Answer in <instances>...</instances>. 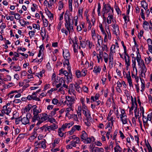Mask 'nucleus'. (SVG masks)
I'll return each mask as SVG.
<instances>
[{"label":"nucleus","instance_id":"nucleus-48","mask_svg":"<svg viewBox=\"0 0 152 152\" xmlns=\"http://www.w3.org/2000/svg\"><path fill=\"white\" fill-rule=\"evenodd\" d=\"M121 119L122 121V123L123 124H125L127 123V121L126 117L123 118H121Z\"/></svg>","mask_w":152,"mask_h":152},{"label":"nucleus","instance_id":"nucleus-6","mask_svg":"<svg viewBox=\"0 0 152 152\" xmlns=\"http://www.w3.org/2000/svg\"><path fill=\"white\" fill-rule=\"evenodd\" d=\"M66 100L63 103L64 105H66L69 107H71L75 103V99L74 97L67 96L65 97Z\"/></svg>","mask_w":152,"mask_h":152},{"label":"nucleus","instance_id":"nucleus-18","mask_svg":"<svg viewBox=\"0 0 152 152\" xmlns=\"http://www.w3.org/2000/svg\"><path fill=\"white\" fill-rule=\"evenodd\" d=\"M135 106H137V103L136 101L134 102L133 101V100L132 99V106L131 107H129V111L130 114L131 113H132V114L133 113L132 111L133 110L134 108H135Z\"/></svg>","mask_w":152,"mask_h":152},{"label":"nucleus","instance_id":"nucleus-12","mask_svg":"<svg viewBox=\"0 0 152 152\" xmlns=\"http://www.w3.org/2000/svg\"><path fill=\"white\" fill-rule=\"evenodd\" d=\"M112 26L113 28V33L117 36L118 34H119V29L118 26V25L116 24H112Z\"/></svg>","mask_w":152,"mask_h":152},{"label":"nucleus","instance_id":"nucleus-62","mask_svg":"<svg viewBox=\"0 0 152 152\" xmlns=\"http://www.w3.org/2000/svg\"><path fill=\"white\" fill-rule=\"evenodd\" d=\"M69 138L70 140L73 139L75 140H77V138H79L78 137H76L75 135H73L69 137Z\"/></svg>","mask_w":152,"mask_h":152},{"label":"nucleus","instance_id":"nucleus-24","mask_svg":"<svg viewBox=\"0 0 152 152\" xmlns=\"http://www.w3.org/2000/svg\"><path fill=\"white\" fill-rule=\"evenodd\" d=\"M10 68H11L14 71H19L21 69L20 67L17 65L15 66H10Z\"/></svg>","mask_w":152,"mask_h":152},{"label":"nucleus","instance_id":"nucleus-58","mask_svg":"<svg viewBox=\"0 0 152 152\" xmlns=\"http://www.w3.org/2000/svg\"><path fill=\"white\" fill-rule=\"evenodd\" d=\"M33 27L34 28L37 29L39 30L40 29V26L39 25V24H33Z\"/></svg>","mask_w":152,"mask_h":152},{"label":"nucleus","instance_id":"nucleus-43","mask_svg":"<svg viewBox=\"0 0 152 152\" xmlns=\"http://www.w3.org/2000/svg\"><path fill=\"white\" fill-rule=\"evenodd\" d=\"M132 66L134 68H136V58L135 57H132Z\"/></svg>","mask_w":152,"mask_h":152},{"label":"nucleus","instance_id":"nucleus-52","mask_svg":"<svg viewBox=\"0 0 152 152\" xmlns=\"http://www.w3.org/2000/svg\"><path fill=\"white\" fill-rule=\"evenodd\" d=\"M102 51H103L104 50L107 51L108 49L106 45L104 44H102Z\"/></svg>","mask_w":152,"mask_h":152},{"label":"nucleus","instance_id":"nucleus-45","mask_svg":"<svg viewBox=\"0 0 152 152\" xmlns=\"http://www.w3.org/2000/svg\"><path fill=\"white\" fill-rule=\"evenodd\" d=\"M142 121L144 125L147 124L148 121L147 118L144 115L142 116Z\"/></svg>","mask_w":152,"mask_h":152},{"label":"nucleus","instance_id":"nucleus-47","mask_svg":"<svg viewBox=\"0 0 152 152\" xmlns=\"http://www.w3.org/2000/svg\"><path fill=\"white\" fill-rule=\"evenodd\" d=\"M50 126L51 130H54L55 129H57L58 127V126L55 124H53L52 125Z\"/></svg>","mask_w":152,"mask_h":152},{"label":"nucleus","instance_id":"nucleus-39","mask_svg":"<svg viewBox=\"0 0 152 152\" xmlns=\"http://www.w3.org/2000/svg\"><path fill=\"white\" fill-rule=\"evenodd\" d=\"M120 118H126L127 117L126 114L124 110H122L121 114L120 115Z\"/></svg>","mask_w":152,"mask_h":152},{"label":"nucleus","instance_id":"nucleus-54","mask_svg":"<svg viewBox=\"0 0 152 152\" xmlns=\"http://www.w3.org/2000/svg\"><path fill=\"white\" fill-rule=\"evenodd\" d=\"M86 43L83 41H80V45L83 48H85L86 46Z\"/></svg>","mask_w":152,"mask_h":152},{"label":"nucleus","instance_id":"nucleus-29","mask_svg":"<svg viewBox=\"0 0 152 152\" xmlns=\"http://www.w3.org/2000/svg\"><path fill=\"white\" fill-rule=\"evenodd\" d=\"M3 109H5L6 112V114L7 115H8L11 112V109L9 107H7V105H5L3 106Z\"/></svg>","mask_w":152,"mask_h":152},{"label":"nucleus","instance_id":"nucleus-64","mask_svg":"<svg viewBox=\"0 0 152 152\" xmlns=\"http://www.w3.org/2000/svg\"><path fill=\"white\" fill-rule=\"evenodd\" d=\"M146 146L148 148V152H152V149L150 145L149 144L148 145L146 144Z\"/></svg>","mask_w":152,"mask_h":152},{"label":"nucleus","instance_id":"nucleus-56","mask_svg":"<svg viewBox=\"0 0 152 152\" xmlns=\"http://www.w3.org/2000/svg\"><path fill=\"white\" fill-rule=\"evenodd\" d=\"M54 1L53 0H50L48 2V7H51L53 4Z\"/></svg>","mask_w":152,"mask_h":152},{"label":"nucleus","instance_id":"nucleus-46","mask_svg":"<svg viewBox=\"0 0 152 152\" xmlns=\"http://www.w3.org/2000/svg\"><path fill=\"white\" fill-rule=\"evenodd\" d=\"M87 70L85 69H83L81 72L82 76H85L87 74Z\"/></svg>","mask_w":152,"mask_h":152},{"label":"nucleus","instance_id":"nucleus-38","mask_svg":"<svg viewBox=\"0 0 152 152\" xmlns=\"http://www.w3.org/2000/svg\"><path fill=\"white\" fill-rule=\"evenodd\" d=\"M107 120L109 121H111L112 125H113V123L115 121V120L113 119V118L112 117L109 115V114H108V116L107 117Z\"/></svg>","mask_w":152,"mask_h":152},{"label":"nucleus","instance_id":"nucleus-49","mask_svg":"<svg viewBox=\"0 0 152 152\" xmlns=\"http://www.w3.org/2000/svg\"><path fill=\"white\" fill-rule=\"evenodd\" d=\"M22 21L23 23H22L21 22H20V23L22 26H24L26 25H28L29 24V23L28 22L25 21L24 20H22Z\"/></svg>","mask_w":152,"mask_h":152},{"label":"nucleus","instance_id":"nucleus-25","mask_svg":"<svg viewBox=\"0 0 152 152\" xmlns=\"http://www.w3.org/2000/svg\"><path fill=\"white\" fill-rule=\"evenodd\" d=\"M91 36L93 39L95 40L96 39L97 35L95 32V30L92 28L91 30Z\"/></svg>","mask_w":152,"mask_h":152},{"label":"nucleus","instance_id":"nucleus-14","mask_svg":"<svg viewBox=\"0 0 152 152\" xmlns=\"http://www.w3.org/2000/svg\"><path fill=\"white\" fill-rule=\"evenodd\" d=\"M129 74H126V77L127 80V81L129 83V86L130 87H133V85L132 80L131 77L130 75V72H128Z\"/></svg>","mask_w":152,"mask_h":152},{"label":"nucleus","instance_id":"nucleus-8","mask_svg":"<svg viewBox=\"0 0 152 152\" xmlns=\"http://www.w3.org/2000/svg\"><path fill=\"white\" fill-rule=\"evenodd\" d=\"M137 56L136 58L137 61L138 63V65L140 66L145 65L144 61L142 60L141 55L140 54L139 52H137Z\"/></svg>","mask_w":152,"mask_h":152},{"label":"nucleus","instance_id":"nucleus-44","mask_svg":"<svg viewBox=\"0 0 152 152\" xmlns=\"http://www.w3.org/2000/svg\"><path fill=\"white\" fill-rule=\"evenodd\" d=\"M66 77V79L67 80L68 82H71L72 80V75H67Z\"/></svg>","mask_w":152,"mask_h":152},{"label":"nucleus","instance_id":"nucleus-26","mask_svg":"<svg viewBox=\"0 0 152 152\" xmlns=\"http://www.w3.org/2000/svg\"><path fill=\"white\" fill-rule=\"evenodd\" d=\"M115 47L116 46L114 45H113L111 46L110 48V54H111L113 55H114V54L115 53Z\"/></svg>","mask_w":152,"mask_h":152},{"label":"nucleus","instance_id":"nucleus-35","mask_svg":"<svg viewBox=\"0 0 152 152\" xmlns=\"http://www.w3.org/2000/svg\"><path fill=\"white\" fill-rule=\"evenodd\" d=\"M103 54V52L102 50H100L99 51V54L97 55V58L98 57V58H101V61L102 62L103 61V59L102 58Z\"/></svg>","mask_w":152,"mask_h":152},{"label":"nucleus","instance_id":"nucleus-16","mask_svg":"<svg viewBox=\"0 0 152 152\" xmlns=\"http://www.w3.org/2000/svg\"><path fill=\"white\" fill-rule=\"evenodd\" d=\"M92 152H103L104 149L102 148H99L98 147L91 148Z\"/></svg>","mask_w":152,"mask_h":152},{"label":"nucleus","instance_id":"nucleus-15","mask_svg":"<svg viewBox=\"0 0 152 152\" xmlns=\"http://www.w3.org/2000/svg\"><path fill=\"white\" fill-rule=\"evenodd\" d=\"M46 141L45 139H43L42 141L39 142L38 144V145L39 147L43 148H46Z\"/></svg>","mask_w":152,"mask_h":152},{"label":"nucleus","instance_id":"nucleus-61","mask_svg":"<svg viewBox=\"0 0 152 152\" xmlns=\"http://www.w3.org/2000/svg\"><path fill=\"white\" fill-rule=\"evenodd\" d=\"M43 23L44 26L45 27H46L48 26V22L47 20L45 19L43 20Z\"/></svg>","mask_w":152,"mask_h":152},{"label":"nucleus","instance_id":"nucleus-28","mask_svg":"<svg viewBox=\"0 0 152 152\" xmlns=\"http://www.w3.org/2000/svg\"><path fill=\"white\" fill-rule=\"evenodd\" d=\"M96 37L98 39V44L99 46H100L101 43L102 44L103 42L102 39L101 38V36L98 34L97 35Z\"/></svg>","mask_w":152,"mask_h":152},{"label":"nucleus","instance_id":"nucleus-22","mask_svg":"<svg viewBox=\"0 0 152 152\" xmlns=\"http://www.w3.org/2000/svg\"><path fill=\"white\" fill-rule=\"evenodd\" d=\"M114 152H121L122 150L121 148L120 147L118 144L116 143V146L114 148Z\"/></svg>","mask_w":152,"mask_h":152},{"label":"nucleus","instance_id":"nucleus-31","mask_svg":"<svg viewBox=\"0 0 152 152\" xmlns=\"http://www.w3.org/2000/svg\"><path fill=\"white\" fill-rule=\"evenodd\" d=\"M103 57L105 62L107 63L108 61V55L106 53L104 52L103 53Z\"/></svg>","mask_w":152,"mask_h":152},{"label":"nucleus","instance_id":"nucleus-9","mask_svg":"<svg viewBox=\"0 0 152 152\" xmlns=\"http://www.w3.org/2000/svg\"><path fill=\"white\" fill-rule=\"evenodd\" d=\"M63 56L64 58L66 60V63L69 64V59L70 58V54L67 50H65L63 51Z\"/></svg>","mask_w":152,"mask_h":152},{"label":"nucleus","instance_id":"nucleus-7","mask_svg":"<svg viewBox=\"0 0 152 152\" xmlns=\"http://www.w3.org/2000/svg\"><path fill=\"white\" fill-rule=\"evenodd\" d=\"M83 113L86 117L87 121L90 120L91 119V113L90 112L87 110V107L85 106L84 109H82Z\"/></svg>","mask_w":152,"mask_h":152},{"label":"nucleus","instance_id":"nucleus-60","mask_svg":"<svg viewBox=\"0 0 152 152\" xmlns=\"http://www.w3.org/2000/svg\"><path fill=\"white\" fill-rule=\"evenodd\" d=\"M61 129H62L61 128L59 129L58 130V135L61 137H62L64 136V134L62 132L61 130Z\"/></svg>","mask_w":152,"mask_h":152},{"label":"nucleus","instance_id":"nucleus-32","mask_svg":"<svg viewBox=\"0 0 152 152\" xmlns=\"http://www.w3.org/2000/svg\"><path fill=\"white\" fill-rule=\"evenodd\" d=\"M107 30L106 28V30L107 33L108 38L110 39H111V36L110 32L109 26H108L107 27Z\"/></svg>","mask_w":152,"mask_h":152},{"label":"nucleus","instance_id":"nucleus-2","mask_svg":"<svg viewBox=\"0 0 152 152\" xmlns=\"http://www.w3.org/2000/svg\"><path fill=\"white\" fill-rule=\"evenodd\" d=\"M69 11H66L64 15V18L65 20V27L68 31L69 33H72L74 31L73 26L72 24L70 23L71 19L70 15L71 14L68 13Z\"/></svg>","mask_w":152,"mask_h":152},{"label":"nucleus","instance_id":"nucleus-34","mask_svg":"<svg viewBox=\"0 0 152 152\" xmlns=\"http://www.w3.org/2000/svg\"><path fill=\"white\" fill-rule=\"evenodd\" d=\"M152 60V58L150 56H149L148 57L146 58L145 59V63L147 64H149Z\"/></svg>","mask_w":152,"mask_h":152},{"label":"nucleus","instance_id":"nucleus-27","mask_svg":"<svg viewBox=\"0 0 152 152\" xmlns=\"http://www.w3.org/2000/svg\"><path fill=\"white\" fill-rule=\"evenodd\" d=\"M142 26L144 29L145 30H147L148 29L149 24L147 21H144Z\"/></svg>","mask_w":152,"mask_h":152},{"label":"nucleus","instance_id":"nucleus-4","mask_svg":"<svg viewBox=\"0 0 152 152\" xmlns=\"http://www.w3.org/2000/svg\"><path fill=\"white\" fill-rule=\"evenodd\" d=\"M80 137L81 141L86 143H90L91 141V138L88 137V134L85 131H82Z\"/></svg>","mask_w":152,"mask_h":152},{"label":"nucleus","instance_id":"nucleus-5","mask_svg":"<svg viewBox=\"0 0 152 152\" xmlns=\"http://www.w3.org/2000/svg\"><path fill=\"white\" fill-rule=\"evenodd\" d=\"M31 117V115L29 113H27L26 116L23 115L20 116L18 118V121H21L22 124L24 125H26L29 123V119Z\"/></svg>","mask_w":152,"mask_h":152},{"label":"nucleus","instance_id":"nucleus-37","mask_svg":"<svg viewBox=\"0 0 152 152\" xmlns=\"http://www.w3.org/2000/svg\"><path fill=\"white\" fill-rule=\"evenodd\" d=\"M113 16L112 15H109L107 19V22L108 24H110L111 23V20L113 19Z\"/></svg>","mask_w":152,"mask_h":152},{"label":"nucleus","instance_id":"nucleus-13","mask_svg":"<svg viewBox=\"0 0 152 152\" xmlns=\"http://www.w3.org/2000/svg\"><path fill=\"white\" fill-rule=\"evenodd\" d=\"M113 64V55L111 54L109 55V67L110 68H112Z\"/></svg>","mask_w":152,"mask_h":152},{"label":"nucleus","instance_id":"nucleus-30","mask_svg":"<svg viewBox=\"0 0 152 152\" xmlns=\"http://www.w3.org/2000/svg\"><path fill=\"white\" fill-rule=\"evenodd\" d=\"M69 89H70V91L74 95H75L76 92L74 90L73 84H70Z\"/></svg>","mask_w":152,"mask_h":152},{"label":"nucleus","instance_id":"nucleus-33","mask_svg":"<svg viewBox=\"0 0 152 152\" xmlns=\"http://www.w3.org/2000/svg\"><path fill=\"white\" fill-rule=\"evenodd\" d=\"M75 75L77 78H79L82 76L81 72L78 70L76 71Z\"/></svg>","mask_w":152,"mask_h":152},{"label":"nucleus","instance_id":"nucleus-1","mask_svg":"<svg viewBox=\"0 0 152 152\" xmlns=\"http://www.w3.org/2000/svg\"><path fill=\"white\" fill-rule=\"evenodd\" d=\"M32 107L33 108V116L32 118V122H34L36 121H38L37 124H40L48 119V117L47 116V114L45 113H40L42 110L36 105H34Z\"/></svg>","mask_w":152,"mask_h":152},{"label":"nucleus","instance_id":"nucleus-36","mask_svg":"<svg viewBox=\"0 0 152 152\" xmlns=\"http://www.w3.org/2000/svg\"><path fill=\"white\" fill-rule=\"evenodd\" d=\"M64 7V4L62 1H59L58 2V9L59 10H61Z\"/></svg>","mask_w":152,"mask_h":152},{"label":"nucleus","instance_id":"nucleus-19","mask_svg":"<svg viewBox=\"0 0 152 152\" xmlns=\"http://www.w3.org/2000/svg\"><path fill=\"white\" fill-rule=\"evenodd\" d=\"M124 53L127 57V58L125 60V64L126 65V66H128L130 65V58L127 52H126V53Z\"/></svg>","mask_w":152,"mask_h":152},{"label":"nucleus","instance_id":"nucleus-57","mask_svg":"<svg viewBox=\"0 0 152 152\" xmlns=\"http://www.w3.org/2000/svg\"><path fill=\"white\" fill-rule=\"evenodd\" d=\"M73 119L76 121H78L79 118H78V115L77 114H73Z\"/></svg>","mask_w":152,"mask_h":152},{"label":"nucleus","instance_id":"nucleus-23","mask_svg":"<svg viewBox=\"0 0 152 152\" xmlns=\"http://www.w3.org/2000/svg\"><path fill=\"white\" fill-rule=\"evenodd\" d=\"M141 4L142 7L145 10H147L148 9V4L145 1H141Z\"/></svg>","mask_w":152,"mask_h":152},{"label":"nucleus","instance_id":"nucleus-42","mask_svg":"<svg viewBox=\"0 0 152 152\" xmlns=\"http://www.w3.org/2000/svg\"><path fill=\"white\" fill-rule=\"evenodd\" d=\"M59 109L58 108H55L53 109V110L50 113V115L53 116L55 115L57 111L59 110Z\"/></svg>","mask_w":152,"mask_h":152},{"label":"nucleus","instance_id":"nucleus-41","mask_svg":"<svg viewBox=\"0 0 152 152\" xmlns=\"http://www.w3.org/2000/svg\"><path fill=\"white\" fill-rule=\"evenodd\" d=\"M101 69L99 67H95L93 70V71L95 73L100 72Z\"/></svg>","mask_w":152,"mask_h":152},{"label":"nucleus","instance_id":"nucleus-63","mask_svg":"<svg viewBox=\"0 0 152 152\" xmlns=\"http://www.w3.org/2000/svg\"><path fill=\"white\" fill-rule=\"evenodd\" d=\"M141 91L142 92H143L145 88V86L144 84L142 82H141Z\"/></svg>","mask_w":152,"mask_h":152},{"label":"nucleus","instance_id":"nucleus-53","mask_svg":"<svg viewBox=\"0 0 152 152\" xmlns=\"http://www.w3.org/2000/svg\"><path fill=\"white\" fill-rule=\"evenodd\" d=\"M78 18V17L77 16H75L73 19L72 20V22H73V21H75V26H77V19Z\"/></svg>","mask_w":152,"mask_h":152},{"label":"nucleus","instance_id":"nucleus-51","mask_svg":"<svg viewBox=\"0 0 152 152\" xmlns=\"http://www.w3.org/2000/svg\"><path fill=\"white\" fill-rule=\"evenodd\" d=\"M75 86L76 91L80 92V87L79 85L76 83H75Z\"/></svg>","mask_w":152,"mask_h":152},{"label":"nucleus","instance_id":"nucleus-59","mask_svg":"<svg viewBox=\"0 0 152 152\" xmlns=\"http://www.w3.org/2000/svg\"><path fill=\"white\" fill-rule=\"evenodd\" d=\"M58 100L56 98H54L52 100V103L54 104H57L58 103Z\"/></svg>","mask_w":152,"mask_h":152},{"label":"nucleus","instance_id":"nucleus-40","mask_svg":"<svg viewBox=\"0 0 152 152\" xmlns=\"http://www.w3.org/2000/svg\"><path fill=\"white\" fill-rule=\"evenodd\" d=\"M36 32V30H34L33 31H30L29 32L28 34L29 35V37L30 38H31L32 37H33L35 34V33Z\"/></svg>","mask_w":152,"mask_h":152},{"label":"nucleus","instance_id":"nucleus-11","mask_svg":"<svg viewBox=\"0 0 152 152\" xmlns=\"http://www.w3.org/2000/svg\"><path fill=\"white\" fill-rule=\"evenodd\" d=\"M140 76L142 77H145V73L146 72L147 69L145 65L141 66Z\"/></svg>","mask_w":152,"mask_h":152},{"label":"nucleus","instance_id":"nucleus-50","mask_svg":"<svg viewBox=\"0 0 152 152\" xmlns=\"http://www.w3.org/2000/svg\"><path fill=\"white\" fill-rule=\"evenodd\" d=\"M83 10L82 8L79 7L78 10V15L79 16H82L83 14Z\"/></svg>","mask_w":152,"mask_h":152},{"label":"nucleus","instance_id":"nucleus-10","mask_svg":"<svg viewBox=\"0 0 152 152\" xmlns=\"http://www.w3.org/2000/svg\"><path fill=\"white\" fill-rule=\"evenodd\" d=\"M77 41V38L76 37H75V40H72V42L73 43L72 46L75 53H76L77 52V49L78 48V45Z\"/></svg>","mask_w":152,"mask_h":152},{"label":"nucleus","instance_id":"nucleus-17","mask_svg":"<svg viewBox=\"0 0 152 152\" xmlns=\"http://www.w3.org/2000/svg\"><path fill=\"white\" fill-rule=\"evenodd\" d=\"M74 124L73 122H71L69 123H66L63 125L61 127V129L64 130V129L68 128H69L71 126H72Z\"/></svg>","mask_w":152,"mask_h":152},{"label":"nucleus","instance_id":"nucleus-55","mask_svg":"<svg viewBox=\"0 0 152 152\" xmlns=\"http://www.w3.org/2000/svg\"><path fill=\"white\" fill-rule=\"evenodd\" d=\"M140 15L141 16V18L143 19V20H144L145 19V18L144 15V10L143 9H141V10Z\"/></svg>","mask_w":152,"mask_h":152},{"label":"nucleus","instance_id":"nucleus-3","mask_svg":"<svg viewBox=\"0 0 152 152\" xmlns=\"http://www.w3.org/2000/svg\"><path fill=\"white\" fill-rule=\"evenodd\" d=\"M103 6L104 7L102 11V13L103 19L104 20H105L106 19V18L105 17V14L109 13L108 15H110V10H111L112 12L113 11V8L111 7L109 4H106L104 3Z\"/></svg>","mask_w":152,"mask_h":152},{"label":"nucleus","instance_id":"nucleus-21","mask_svg":"<svg viewBox=\"0 0 152 152\" xmlns=\"http://www.w3.org/2000/svg\"><path fill=\"white\" fill-rule=\"evenodd\" d=\"M77 139L75 140V141L73 140L71 142V145H72L73 147H76V144H79L80 143V138H77Z\"/></svg>","mask_w":152,"mask_h":152},{"label":"nucleus","instance_id":"nucleus-20","mask_svg":"<svg viewBox=\"0 0 152 152\" xmlns=\"http://www.w3.org/2000/svg\"><path fill=\"white\" fill-rule=\"evenodd\" d=\"M59 83H61L63 87L66 88H68V86L65 84V80L64 79V78L63 77H61L59 79Z\"/></svg>","mask_w":152,"mask_h":152}]
</instances>
